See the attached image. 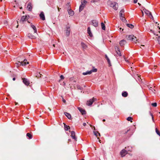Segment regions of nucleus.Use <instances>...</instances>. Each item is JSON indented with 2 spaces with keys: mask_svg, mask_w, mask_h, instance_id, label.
<instances>
[{
  "mask_svg": "<svg viewBox=\"0 0 160 160\" xmlns=\"http://www.w3.org/2000/svg\"><path fill=\"white\" fill-rule=\"evenodd\" d=\"M108 3L110 5L111 7L113 8L115 10H117L118 8V4L113 2L109 1L108 2Z\"/></svg>",
  "mask_w": 160,
  "mask_h": 160,
  "instance_id": "1",
  "label": "nucleus"
},
{
  "mask_svg": "<svg viewBox=\"0 0 160 160\" xmlns=\"http://www.w3.org/2000/svg\"><path fill=\"white\" fill-rule=\"evenodd\" d=\"M127 37L128 39L132 41L136 42V41L138 40L137 38L135 36L132 35H129Z\"/></svg>",
  "mask_w": 160,
  "mask_h": 160,
  "instance_id": "2",
  "label": "nucleus"
},
{
  "mask_svg": "<svg viewBox=\"0 0 160 160\" xmlns=\"http://www.w3.org/2000/svg\"><path fill=\"white\" fill-rule=\"evenodd\" d=\"M29 63V62H27V60L25 59L23 62L19 61L18 63H17L18 64L21 65L22 66H25L27 64Z\"/></svg>",
  "mask_w": 160,
  "mask_h": 160,
  "instance_id": "3",
  "label": "nucleus"
},
{
  "mask_svg": "<svg viewBox=\"0 0 160 160\" xmlns=\"http://www.w3.org/2000/svg\"><path fill=\"white\" fill-rule=\"evenodd\" d=\"M23 82L26 85L28 86L30 84L29 81L27 78H23Z\"/></svg>",
  "mask_w": 160,
  "mask_h": 160,
  "instance_id": "4",
  "label": "nucleus"
},
{
  "mask_svg": "<svg viewBox=\"0 0 160 160\" xmlns=\"http://www.w3.org/2000/svg\"><path fill=\"white\" fill-rule=\"evenodd\" d=\"M127 153V151L123 149L120 152V154L122 157H124Z\"/></svg>",
  "mask_w": 160,
  "mask_h": 160,
  "instance_id": "5",
  "label": "nucleus"
},
{
  "mask_svg": "<svg viewBox=\"0 0 160 160\" xmlns=\"http://www.w3.org/2000/svg\"><path fill=\"white\" fill-rule=\"evenodd\" d=\"M29 16H22L21 18V21L23 22L24 21L27 20L29 18Z\"/></svg>",
  "mask_w": 160,
  "mask_h": 160,
  "instance_id": "6",
  "label": "nucleus"
},
{
  "mask_svg": "<svg viewBox=\"0 0 160 160\" xmlns=\"http://www.w3.org/2000/svg\"><path fill=\"white\" fill-rule=\"evenodd\" d=\"M92 25L95 27H97L98 26V23L96 20H93L92 21Z\"/></svg>",
  "mask_w": 160,
  "mask_h": 160,
  "instance_id": "7",
  "label": "nucleus"
},
{
  "mask_svg": "<svg viewBox=\"0 0 160 160\" xmlns=\"http://www.w3.org/2000/svg\"><path fill=\"white\" fill-rule=\"evenodd\" d=\"M39 16L40 18L42 20H45V17L43 12H41L39 15Z\"/></svg>",
  "mask_w": 160,
  "mask_h": 160,
  "instance_id": "8",
  "label": "nucleus"
},
{
  "mask_svg": "<svg viewBox=\"0 0 160 160\" xmlns=\"http://www.w3.org/2000/svg\"><path fill=\"white\" fill-rule=\"evenodd\" d=\"M93 102V101L92 99H89L88 101H87V105L88 106H91Z\"/></svg>",
  "mask_w": 160,
  "mask_h": 160,
  "instance_id": "9",
  "label": "nucleus"
},
{
  "mask_svg": "<svg viewBox=\"0 0 160 160\" xmlns=\"http://www.w3.org/2000/svg\"><path fill=\"white\" fill-rule=\"evenodd\" d=\"M143 10L144 11V12L148 16L150 15L152 18H153V16H152V15L151 12H149V11L147 10L146 9H145L144 10L143 9Z\"/></svg>",
  "mask_w": 160,
  "mask_h": 160,
  "instance_id": "10",
  "label": "nucleus"
},
{
  "mask_svg": "<svg viewBox=\"0 0 160 160\" xmlns=\"http://www.w3.org/2000/svg\"><path fill=\"white\" fill-rule=\"evenodd\" d=\"M27 8L28 10L30 11H32V6H31V3L29 2L27 5Z\"/></svg>",
  "mask_w": 160,
  "mask_h": 160,
  "instance_id": "11",
  "label": "nucleus"
},
{
  "mask_svg": "<svg viewBox=\"0 0 160 160\" xmlns=\"http://www.w3.org/2000/svg\"><path fill=\"white\" fill-rule=\"evenodd\" d=\"M87 33L89 35V36L90 37H92V36L93 35H92V34L91 32L90 28L89 27H88V28Z\"/></svg>",
  "mask_w": 160,
  "mask_h": 160,
  "instance_id": "12",
  "label": "nucleus"
},
{
  "mask_svg": "<svg viewBox=\"0 0 160 160\" xmlns=\"http://www.w3.org/2000/svg\"><path fill=\"white\" fill-rule=\"evenodd\" d=\"M67 30L66 31V35L67 36H68L70 33V28L69 27H67Z\"/></svg>",
  "mask_w": 160,
  "mask_h": 160,
  "instance_id": "13",
  "label": "nucleus"
},
{
  "mask_svg": "<svg viewBox=\"0 0 160 160\" xmlns=\"http://www.w3.org/2000/svg\"><path fill=\"white\" fill-rule=\"evenodd\" d=\"M126 43V41L124 39H123L120 42L119 44L121 46H123Z\"/></svg>",
  "mask_w": 160,
  "mask_h": 160,
  "instance_id": "14",
  "label": "nucleus"
},
{
  "mask_svg": "<svg viewBox=\"0 0 160 160\" xmlns=\"http://www.w3.org/2000/svg\"><path fill=\"white\" fill-rule=\"evenodd\" d=\"M78 109L82 114H86V111L84 110L83 109L80 107L78 108Z\"/></svg>",
  "mask_w": 160,
  "mask_h": 160,
  "instance_id": "15",
  "label": "nucleus"
},
{
  "mask_svg": "<svg viewBox=\"0 0 160 160\" xmlns=\"http://www.w3.org/2000/svg\"><path fill=\"white\" fill-rule=\"evenodd\" d=\"M81 45L83 49H86L88 47L87 45L83 42H81Z\"/></svg>",
  "mask_w": 160,
  "mask_h": 160,
  "instance_id": "16",
  "label": "nucleus"
},
{
  "mask_svg": "<svg viewBox=\"0 0 160 160\" xmlns=\"http://www.w3.org/2000/svg\"><path fill=\"white\" fill-rule=\"evenodd\" d=\"M105 58L106 59L107 61L108 64H109V66H111V63L110 62V60L109 59V58H108V56L106 54L105 55Z\"/></svg>",
  "mask_w": 160,
  "mask_h": 160,
  "instance_id": "17",
  "label": "nucleus"
},
{
  "mask_svg": "<svg viewBox=\"0 0 160 160\" xmlns=\"http://www.w3.org/2000/svg\"><path fill=\"white\" fill-rule=\"evenodd\" d=\"M71 137L73 139H74L75 140H76L77 139V138L75 137V132L73 131H72L71 132Z\"/></svg>",
  "mask_w": 160,
  "mask_h": 160,
  "instance_id": "18",
  "label": "nucleus"
},
{
  "mask_svg": "<svg viewBox=\"0 0 160 160\" xmlns=\"http://www.w3.org/2000/svg\"><path fill=\"white\" fill-rule=\"evenodd\" d=\"M31 27L33 29L34 31V32L35 33H37V30L36 27L34 25H32V23L31 24Z\"/></svg>",
  "mask_w": 160,
  "mask_h": 160,
  "instance_id": "19",
  "label": "nucleus"
},
{
  "mask_svg": "<svg viewBox=\"0 0 160 160\" xmlns=\"http://www.w3.org/2000/svg\"><path fill=\"white\" fill-rule=\"evenodd\" d=\"M64 114H65V115L69 119H71V115L67 112H64Z\"/></svg>",
  "mask_w": 160,
  "mask_h": 160,
  "instance_id": "20",
  "label": "nucleus"
},
{
  "mask_svg": "<svg viewBox=\"0 0 160 160\" xmlns=\"http://www.w3.org/2000/svg\"><path fill=\"white\" fill-rule=\"evenodd\" d=\"M68 14L70 16H72L74 15V12L71 9L68 10Z\"/></svg>",
  "mask_w": 160,
  "mask_h": 160,
  "instance_id": "21",
  "label": "nucleus"
},
{
  "mask_svg": "<svg viewBox=\"0 0 160 160\" xmlns=\"http://www.w3.org/2000/svg\"><path fill=\"white\" fill-rule=\"evenodd\" d=\"M124 10L123 9H122L120 12L119 15L120 17L123 18V13L124 12Z\"/></svg>",
  "mask_w": 160,
  "mask_h": 160,
  "instance_id": "22",
  "label": "nucleus"
},
{
  "mask_svg": "<svg viewBox=\"0 0 160 160\" xmlns=\"http://www.w3.org/2000/svg\"><path fill=\"white\" fill-rule=\"evenodd\" d=\"M28 37L31 39H35V37L32 35L31 33H29L28 34Z\"/></svg>",
  "mask_w": 160,
  "mask_h": 160,
  "instance_id": "23",
  "label": "nucleus"
},
{
  "mask_svg": "<svg viewBox=\"0 0 160 160\" xmlns=\"http://www.w3.org/2000/svg\"><path fill=\"white\" fill-rule=\"evenodd\" d=\"M92 73V72L90 71H87L86 72H84L82 73V74L84 75H86L88 74L90 75Z\"/></svg>",
  "mask_w": 160,
  "mask_h": 160,
  "instance_id": "24",
  "label": "nucleus"
},
{
  "mask_svg": "<svg viewBox=\"0 0 160 160\" xmlns=\"http://www.w3.org/2000/svg\"><path fill=\"white\" fill-rule=\"evenodd\" d=\"M128 93L127 92L124 91L122 93V95L123 97H126L128 96Z\"/></svg>",
  "mask_w": 160,
  "mask_h": 160,
  "instance_id": "25",
  "label": "nucleus"
},
{
  "mask_svg": "<svg viewBox=\"0 0 160 160\" xmlns=\"http://www.w3.org/2000/svg\"><path fill=\"white\" fill-rule=\"evenodd\" d=\"M93 133H94V134L97 137L98 136V135L99 136H100V134L99 133L98 131H93Z\"/></svg>",
  "mask_w": 160,
  "mask_h": 160,
  "instance_id": "26",
  "label": "nucleus"
},
{
  "mask_svg": "<svg viewBox=\"0 0 160 160\" xmlns=\"http://www.w3.org/2000/svg\"><path fill=\"white\" fill-rule=\"evenodd\" d=\"M64 128L65 131H68L69 129H70V128L69 126H67L66 124H64Z\"/></svg>",
  "mask_w": 160,
  "mask_h": 160,
  "instance_id": "27",
  "label": "nucleus"
},
{
  "mask_svg": "<svg viewBox=\"0 0 160 160\" xmlns=\"http://www.w3.org/2000/svg\"><path fill=\"white\" fill-rule=\"evenodd\" d=\"M26 136L27 137H28L29 139H31L32 138V134L29 133H27Z\"/></svg>",
  "mask_w": 160,
  "mask_h": 160,
  "instance_id": "28",
  "label": "nucleus"
},
{
  "mask_svg": "<svg viewBox=\"0 0 160 160\" xmlns=\"http://www.w3.org/2000/svg\"><path fill=\"white\" fill-rule=\"evenodd\" d=\"M87 2V1H86L85 0H82L81 5L85 6V5L86 4Z\"/></svg>",
  "mask_w": 160,
  "mask_h": 160,
  "instance_id": "29",
  "label": "nucleus"
},
{
  "mask_svg": "<svg viewBox=\"0 0 160 160\" xmlns=\"http://www.w3.org/2000/svg\"><path fill=\"white\" fill-rule=\"evenodd\" d=\"M102 28L103 30H105V26L104 24L102 22L101 23Z\"/></svg>",
  "mask_w": 160,
  "mask_h": 160,
  "instance_id": "30",
  "label": "nucleus"
},
{
  "mask_svg": "<svg viewBox=\"0 0 160 160\" xmlns=\"http://www.w3.org/2000/svg\"><path fill=\"white\" fill-rule=\"evenodd\" d=\"M77 88L78 89L82 91L83 90V88L82 87H81L80 85H77Z\"/></svg>",
  "mask_w": 160,
  "mask_h": 160,
  "instance_id": "31",
  "label": "nucleus"
},
{
  "mask_svg": "<svg viewBox=\"0 0 160 160\" xmlns=\"http://www.w3.org/2000/svg\"><path fill=\"white\" fill-rule=\"evenodd\" d=\"M84 6L81 5L79 7V11L81 12L83 9Z\"/></svg>",
  "mask_w": 160,
  "mask_h": 160,
  "instance_id": "32",
  "label": "nucleus"
},
{
  "mask_svg": "<svg viewBox=\"0 0 160 160\" xmlns=\"http://www.w3.org/2000/svg\"><path fill=\"white\" fill-rule=\"evenodd\" d=\"M127 26L131 28H132L134 27V26L131 24H127Z\"/></svg>",
  "mask_w": 160,
  "mask_h": 160,
  "instance_id": "33",
  "label": "nucleus"
},
{
  "mask_svg": "<svg viewBox=\"0 0 160 160\" xmlns=\"http://www.w3.org/2000/svg\"><path fill=\"white\" fill-rule=\"evenodd\" d=\"M155 131L157 134L160 137V132L158 130L157 128H156Z\"/></svg>",
  "mask_w": 160,
  "mask_h": 160,
  "instance_id": "34",
  "label": "nucleus"
},
{
  "mask_svg": "<svg viewBox=\"0 0 160 160\" xmlns=\"http://www.w3.org/2000/svg\"><path fill=\"white\" fill-rule=\"evenodd\" d=\"M127 120L128 121H130L131 122H132V118L131 117H128L127 118Z\"/></svg>",
  "mask_w": 160,
  "mask_h": 160,
  "instance_id": "35",
  "label": "nucleus"
},
{
  "mask_svg": "<svg viewBox=\"0 0 160 160\" xmlns=\"http://www.w3.org/2000/svg\"><path fill=\"white\" fill-rule=\"evenodd\" d=\"M115 48L116 52L120 51L119 48L118 46H115Z\"/></svg>",
  "mask_w": 160,
  "mask_h": 160,
  "instance_id": "36",
  "label": "nucleus"
},
{
  "mask_svg": "<svg viewBox=\"0 0 160 160\" xmlns=\"http://www.w3.org/2000/svg\"><path fill=\"white\" fill-rule=\"evenodd\" d=\"M97 71V70L96 68L92 69L90 70V71L92 72H92H96Z\"/></svg>",
  "mask_w": 160,
  "mask_h": 160,
  "instance_id": "37",
  "label": "nucleus"
},
{
  "mask_svg": "<svg viewBox=\"0 0 160 160\" xmlns=\"http://www.w3.org/2000/svg\"><path fill=\"white\" fill-rule=\"evenodd\" d=\"M152 105L154 107H156L157 106V103L156 102L152 103Z\"/></svg>",
  "mask_w": 160,
  "mask_h": 160,
  "instance_id": "38",
  "label": "nucleus"
},
{
  "mask_svg": "<svg viewBox=\"0 0 160 160\" xmlns=\"http://www.w3.org/2000/svg\"><path fill=\"white\" fill-rule=\"evenodd\" d=\"M120 18L124 22H125V21H126L125 18L124 17H123V18H122L121 17H120Z\"/></svg>",
  "mask_w": 160,
  "mask_h": 160,
  "instance_id": "39",
  "label": "nucleus"
},
{
  "mask_svg": "<svg viewBox=\"0 0 160 160\" xmlns=\"http://www.w3.org/2000/svg\"><path fill=\"white\" fill-rule=\"evenodd\" d=\"M117 52V54H118V55L119 56H121V52L120 51H117L116 52Z\"/></svg>",
  "mask_w": 160,
  "mask_h": 160,
  "instance_id": "40",
  "label": "nucleus"
},
{
  "mask_svg": "<svg viewBox=\"0 0 160 160\" xmlns=\"http://www.w3.org/2000/svg\"><path fill=\"white\" fill-rule=\"evenodd\" d=\"M99 0H92L91 1V2H94V3H96V2H98Z\"/></svg>",
  "mask_w": 160,
  "mask_h": 160,
  "instance_id": "41",
  "label": "nucleus"
},
{
  "mask_svg": "<svg viewBox=\"0 0 160 160\" xmlns=\"http://www.w3.org/2000/svg\"><path fill=\"white\" fill-rule=\"evenodd\" d=\"M158 40L159 44L160 45V36L158 37Z\"/></svg>",
  "mask_w": 160,
  "mask_h": 160,
  "instance_id": "42",
  "label": "nucleus"
},
{
  "mask_svg": "<svg viewBox=\"0 0 160 160\" xmlns=\"http://www.w3.org/2000/svg\"><path fill=\"white\" fill-rule=\"evenodd\" d=\"M128 150L129 151H131L132 148H131V147H128Z\"/></svg>",
  "mask_w": 160,
  "mask_h": 160,
  "instance_id": "43",
  "label": "nucleus"
},
{
  "mask_svg": "<svg viewBox=\"0 0 160 160\" xmlns=\"http://www.w3.org/2000/svg\"><path fill=\"white\" fill-rule=\"evenodd\" d=\"M150 115L152 116V119L153 121H154V118L152 114L151 113H150Z\"/></svg>",
  "mask_w": 160,
  "mask_h": 160,
  "instance_id": "44",
  "label": "nucleus"
},
{
  "mask_svg": "<svg viewBox=\"0 0 160 160\" xmlns=\"http://www.w3.org/2000/svg\"><path fill=\"white\" fill-rule=\"evenodd\" d=\"M60 78L61 79H64V77L62 75H61L60 76Z\"/></svg>",
  "mask_w": 160,
  "mask_h": 160,
  "instance_id": "45",
  "label": "nucleus"
},
{
  "mask_svg": "<svg viewBox=\"0 0 160 160\" xmlns=\"http://www.w3.org/2000/svg\"><path fill=\"white\" fill-rule=\"evenodd\" d=\"M92 99V100H93V102L95 101H96L97 100V99L96 98H94V97H93Z\"/></svg>",
  "mask_w": 160,
  "mask_h": 160,
  "instance_id": "46",
  "label": "nucleus"
},
{
  "mask_svg": "<svg viewBox=\"0 0 160 160\" xmlns=\"http://www.w3.org/2000/svg\"><path fill=\"white\" fill-rule=\"evenodd\" d=\"M138 2V0H133V2L134 3H136Z\"/></svg>",
  "mask_w": 160,
  "mask_h": 160,
  "instance_id": "47",
  "label": "nucleus"
},
{
  "mask_svg": "<svg viewBox=\"0 0 160 160\" xmlns=\"http://www.w3.org/2000/svg\"><path fill=\"white\" fill-rule=\"evenodd\" d=\"M83 125L84 126H85L86 125V123H83Z\"/></svg>",
  "mask_w": 160,
  "mask_h": 160,
  "instance_id": "48",
  "label": "nucleus"
},
{
  "mask_svg": "<svg viewBox=\"0 0 160 160\" xmlns=\"http://www.w3.org/2000/svg\"><path fill=\"white\" fill-rule=\"evenodd\" d=\"M62 101L63 102H64V103L66 102V100L64 99H62Z\"/></svg>",
  "mask_w": 160,
  "mask_h": 160,
  "instance_id": "49",
  "label": "nucleus"
},
{
  "mask_svg": "<svg viewBox=\"0 0 160 160\" xmlns=\"http://www.w3.org/2000/svg\"><path fill=\"white\" fill-rule=\"evenodd\" d=\"M129 131V129L126 132H125V134L127 133Z\"/></svg>",
  "mask_w": 160,
  "mask_h": 160,
  "instance_id": "50",
  "label": "nucleus"
},
{
  "mask_svg": "<svg viewBox=\"0 0 160 160\" xmlns=\"http://www.w3.org/2000/svg\"><path fill=\"white\" fill-rule=\"evenodd\" d=\"M15 78H12V80H13V81H15Z\"/></svg>",
  "mask_w": 160,
  "mask_h": 160,
  "instance_id": "51",
  "label": "nucleus"
},
{
  "mask_svg": "<svg viewBox=\"0 0 160 160\" xmlns=\"http://www.w3.org/2000/svg\"><path fill=\"white\" fill-rule=\"evenodd\" d=\"M102 121H103V122H104V121H105V119H103Z\"/></svg>",
  "mask_w": 160,
  "mask_h": 160,
  "instance_id": "52",
  "label": "nucleus"
},
{
  "mask_svg": "<svg viewBox=\"0 0 160 160\" xmlns=\"http://www.w3.org/2000/svg\"><path fill=\"white\" fill-rule=\"evenodd\" d=\"M39 75H40V77H41V75H41V74H40V73H39Z\"/></svg>",
  "mask_w": 160,
  "mask_h": 160,
  "instance_id": "53",
  "label": "nucleus"
},
{
  "mask_svg": "<svg viewBox=\"0 0 160 160\" xmlns=\"http://www.w3.org/2000/svg\"><path fill=\"white\" fill-rule=\"evenodd\" d=\"M18 25H17V27H16V28H18Z\"/></svg>",
  "mask_w": 160,
  "mask_h": 160,
  "instance_id": "54",
  "label": "nucleus"
},
{
  "mask_svg": "<svg viewBox=\"0 0 160 160\" xmlns=\"http://www.w3.org/2000/svg\"><path fill=\"white\" fill-rule=\"evenodd\" d=\"M155 91V90H154V91H152V92H153L154 93H155V92H154Z\"/></svg>",
  "mask_w": 160,
  "mask_h": 160,
  "instance_id": "55",
  "label": "nucleus"
},
{
  "mask_svg": "<svg viewBox=\"0 0 160 160\" xmlns=\"http://www.w3.org/2000/svg\"><path fill=\"white\" fill-rule=\"evenodd\" d=\"M138 4L139 5V6L141 5V4L139 3H138Z\"/></svg>",
  "mask_w": 160,
  "mask_h": 160,
  "instance_id": "56",
  "label": "nucleus"
},
{
  "mask_svg": "<svg viewBox=\"0 0 160 160\" xmlns=\"http://www.w3.org/2000/svg\"><path fill=\"white\" fill-rule=\"evenodd\" d=\"M58 11H59V8L58 7Z\"/></svg>",
  "mask_w": 160,
  "mask_h": 160,
  "instance_id": "57",
  "label": "nucleus"
},
{
  "mask_svg": "<svg viewBox=\"0 0 160 160\" xmlns=\"http://www.w3.org/2000/svg\"><path fill=\"white\" fill-rule=\"evenodd\" d=\"M120 30H121L122 29V28H119Z\"/></svg>",
  "mask_w": 160,
  "mask_h": 160,
  "instance_id": "58",
  "label": "nucleus"
},
{
  "mask_svg": "<svg viewBox=\"0 0 160 160\" xmlns=\"http://www.w3.org/2000/svg\"><path fill=\"white\" fill-rule=\"evenodd\" d=\"M22 7H21V8H20V9H22Z\"/></svg>",
  "mask_w": 160,
  "mask_h": 160,
  "instance_id": "59",
  "label": "nucleus"
},
{
  "mask_svg": "<svg viewBox=\"0 0 160 160\" xmlns=\"http://www.w3.org/2000/svg\"><path fill=\"white\" fill-rule=\"evenodd\" d=\"M81 160H84L83 159H82Z\"/></svg>",
  "mask_w": 160,
  "mask_h": 160,
  "instance_id": "60",
  "label": "nucleus"
},
{
  "mask_svg": "<svg viewBox=\"0 0 160 160\" xmlns=\"http://www.w3.org/2000/svg\"><path fill=\"white\" fill-rule=\"evenodd\" d=\"M94 130H95V127H94Z\"/></svg>",
  "mask_w": 160,
  "mask_h": 160,
  "instance_id": "61",
  "label": "nucleus"
},
{
  "mask_svg": "<svg viewBox=\"0 0 160 160\" xmlns=\"http://www.w3.org/2000/svg\"><path fill=\"white\" fill-rule=\"evenodd\" d=\"M85 86H84V87H85Z\"/></svg>",
  "mask_w": 160,
  "mask_h": 160,
  "instance_id": "62",
  "label": "nucleus"
}]
</instances>
